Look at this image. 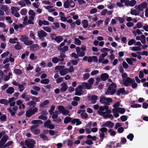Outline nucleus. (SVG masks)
Instances as JSON below:
<instances>
[{
  "mask_svg": "<svg viewBox=\"0 0 148 148\" xmlns=\"http://www.w3.org/2000/svg\"><path fill=\"white\" fill-rule=\"evenodd\" d=\"M107 85L108 86V87L105 92V94L107 95H112L115 93L116 92V84L114 83H107Z\"/></svg>",
  "mask_w": 148,
  "mask_h": 148,
  "instance_id": "nucleus-1",
  "label": "nucleus"
},
{
  "mask_svg": "<svg viewBox=\"0 0 148 148\" xmlns=\"http://www.w3.org/2000/svg\"><path fill=\"white\" fill-rule=\"evenodd\" d=\"M20 40L27 46L31 45L33 43L32 41L29 40L28 38L25 35L21 36Z\"/></svg>",
  "mask_w": 148,
  "mask_h": 148,
  "instance_id": "nucleus-2",
  "label": "nucleus"
},
{
  "mask_svg": "<svg viewBox=\"0 0 148 148\" xmlns=\"http://www.w3.org/2000/svg\"><path fill=\"white\" fill-rule=\"evenodd\" d=\"M125 110L124 108H121L112 109L113 114L116 118H117L119 116L118 113L123 114L125 112Z\"/></svg>",
  "mask_w": 148,
  "mask_h": 148,
  "instance_id": "nucleus-3",
  "label": "nucleus"
},
{
  "mask_svg": "<svg viewBox=\"0 0 148 148\" xmlns=\"http://www.w3.org/2000/svg\"><path fill=\"white\" fill-rule=\"evenodd\" d=\"M111 112V110L108 109L107 107V108H106V111L103 112V113L100 112V115L102 116L106 119L109 118L112 120L113 119V116L112 114H110Z\"/></svg>",
  "mask_w": 148,
  "mask_h": 148,
  "instance_id": "nucleus-4",
  "label": "nucleus"
},
{
  "mask_svg": "<svg viewBox=\"0 0 148 148\" xmlns=\"http://www.w3.org/2000/svg\"><path fill=\"white\" fill-rule=\"evenodd\" d=\"M25 143L28 148H33L34 147L36 142L32 139H29L25 140Z\"/></svg>",
  "mask_w": 148,
  "mask_h": 148,
  "instance_id": "nucleus-5",
  "label": "nucleus"
},
{
  "mask_svg": "<svg viewBox=\"0 0 148 148\" xmlns=\"http://www.w3.org/2000/svg\"><path fill=\"white\" fill-rule=\"evenodd\" d=\"M99 101L101 103L109 105V103L112 101V100L110 98H107L104 96H101Z\"/></svg>",
  "mask_w": 148,
  "mask_h": 148,
  "instance_id": "nucleus-6",
  "label": "nucleus"
},
{
  "mask_svg": "<svg viewBox=\"0 0 148 148\" xmlns=\"http://www.w3.org/2000/svg\"><path fill=\"white\" fill-rule=\"evenodd\" d=\"M58 109L60 113H62L63 114L65 115H67L69 112V111L66 109L63 106H58Z\"/></svg>",
  "mask_w": 148,
  "mask_h": 148,
  "instance_id": "nucleus-7",
  "label": "nucleus"
},
{
  "mask_svg": "<svg viewBox=\"0 0 148 148\" xmlns=\"http://www.w3.org/2000/svg\"><path fill=\"white\" fill-rule=\"evenodd\" d=\"M147 5V3L145 2H144L138 6L136 5L135 7V8L136 9H139L140 11L146 8Z\"/></svg>",
  "mask_w": 148,
  "mask_h": 148,
  "instance_id": "nucleus-8",
  "label": "nucleus"
},
{
  "mask_svg": "<svg viewBox=\"0 0 148 148\" xmlns=\"http://www.w3.org/2000/svg\"><path fill=\"white\" fill-rule=\"evenodd\" d=\"M38 110L37 108H35L33 109H29L26 112V115L27 117H29L36 112Z\"/></svg>",
  "mask_w": 148,
  "mask_h": 148,
  "instance_id": "nucleus-9",
  "label": "nucleus"
},
{
  "mask_svg": "<svg viewBox=\"0 0 148 148\" xmlns=\"http://www.w3.org/2000/svg\"><path fill=\"white\" fill-rule=\"evenodd\" d=\"M114 125V123L110 121H107L103 123L101 127H106L109 128H112Z\"/></svg>",
  "mask_w": 148,
  "mask_h": 148,
  "instance_id": "nucleus-10",
  "label": "nucleus"
},
{
  "mask_svg": "<svg viewBox=\"0 0 148 148\" xmlns=\"http://www.w3.org/2000/svg\"><path fill=\"white\" fill-rule=\"evenodd\" d=\"M83 88L81 86H78L75 88V95H77L80 96L83 93Z\"/></svg>",
  "mask_w": 148,
  "mask_h": 148,
  "instance_id": "nucleus-11",
  "label": "nucleus"
},
{
  "mask_svg": "<svg viewBox=\"0 0 148 148\" xmlns=\"http://www.w3.org/2000/svg\"><path fill=\"white\" fill-rule=\"evenodd\" d=\"M37 34L40 39H42L43 38L46 37L47 35L45 32L42 30L38 31Z\"/></svg>",
  "mask_w": 148,
  "mask_h": 148,
  "instance_id": "nucleus-12",
  "label": "nucleus"
},
{
  "mask_svg": "<svg viewBox=\"0 0 148 148\" xmlns=\"http://www.w3.org/2000/svg\"><path fill=\"white\" fill-rule=\"evenodd\" d=\"M123 83L124 85L126 86H129L130 84L133 83V80L130 78L127 77L126 79L123 80Z\"/></svg>",
  "mask_w": 148,
  "mask_h": 148,
  "instance_id": "nucleus-13",
  "label": "nucleus"
},
{
  "mask_svg": "<svg viewBox=\"0 0 148 148\" xmlns=\"http://www.w3.org/2000/svg\"><path fill=\"white\" fill-rule=\"evenodd\" d=\"M58 115L56 114L53 113V115L52 116V118L53 119V121L56 122L57 123H58L60 122L61 121V120L60 118H58Z\"/></svg>",
  "mask_w": 148,
  "mask_h": 148,
  "instance_id": "nucleus-14",
  "label": "nucleus"
},
{
  "mask_svg": "<svg viewBox=\"0 0 148 148\" xmlns=\"http://www.w3.org/2000/svg\"><path fill=\"white\" fill-rule=\"evenodd\" d=\"M61 86H62L61 88L60 89L61 92H63L67 90L68 87L66 83L63 82L61 85Z\"/></svg>",
  "mask_w": 148,
  "mask_h": 148,
  "instance_id": "nucleus-15",
  "label": "nucleus"
},
{
  "mask_svg": "<svg viewBox=\"0 0 148 148\" xmlns=\"http://www.w3.org/2000/svg\"><path fill=\"white\" fill-rule=\"evenodd\" d=\"M68 46L65 45L63 47L57 48V49L58 50L60 51V52L65 53L68 50Z\"/></svg>",
  "mask_w": 148,
  "mask_h": 148,
  "instance_id": "nucleus-16",
  "label": "nucleus"
},
{
  "mask_svg": "<svg viewBox=\"0 0 148 148\" xmlns=\"http://www.w3.org/2000/svg\"><path fill=\"white\" fill-rule=\"evenodd\" d=\"M132 9L130 11V14L135 16H137L139 14L140 12V11L138 9Z\"/></svg>",
  "mask_w": 148,
  "mask_h": 148,
  "instance_id": "nucleus-17",
  "label": "nucleus"
},
{
  "mask_svg": "<svg viewBox=\"0 0 148 148\" xmlns=\"http://www.w3.org/2000/svg\"><path fill=\"white\" fill-rule=\"evenodd\" d=\"M120 94H122L123 95L126 94L127 93L125 92V89L124 88H120L119 89L117 92L116 94L119 95Z\"/></svg>",
  "mask_w": 148,
  "mask_h": 148,
  "instance_id": "nucleus-18",
  "label": "nucleus"
},
{
  "mask_svg": "<svg viewBox=\"0 0 148 148\" xmlns=\"http://www.w3.org/2000/svg\"><path fill=\"white\" fill-rule=\"evenodd\" d=\"M107 53L104 52L100 55L99 56V62H102V60H103L104 58L107 55Z\"/></svg>",
  "mask_w": 148,
  "mask_h": 148,
  "instance_id": "nucleus-19",
  "label": "nucleus"
},
{
  "mask_svg": "<svg viewBox=\"0 0 148 148\" xmlns=\"http://www.w3.org/2000/svg\"><path fill=\"white\" fill-rule=\"evenodd\" d=\"M15 100V98L14 97H12L9 99L8 101V103H10V106H14L15 104V102L14 101Z\"/></svg>",
  "mask_w": 148,
  "mask_h": 148,
  "instance_id": "nucleus-20",
  "label": "nucleus"
},
{
  "mask_svg": "<svg viewBox=\"0 0 148 148\" xmlns=\"http://www.w3.org/2000/svg\"><path fill=\"white\" fill-rule=\"evenodd\" d=\"M69 69L67 68L63 69L60 71V74L62 76L66 75L68 72Z\"/></svg>",
  "mask_w": 148,
  "mask_h": 148,
  "instance_id": "nucleus-21",
  "label": "nucleus"
},
{
  "mask_svg": "<svg viewBox=\"0 0 148 148\" xmlns=\"http://www.w3.org/2000/svg\"><path fill=\"white\" fill-rule=\"evenodd\" d=\"M83 88L87 89H90L92 88V86L87 83L84 82L82 84Z\"/></svg>",
  "mask_w": 148,
  "mask_h": 148,
  "instance_id": "nucleus-22",
  "label": "nucleus"
},
{
  "mask_svg": "<svg viewBox=\"0 0 148 148\" xmlns=\"http://www.w3.org/2000/svg\"><path fill=\"white\" fill-rule=\"evenodd\" d=\"M109 77L108 75L106 73L102 74L101 76V79L103 81H105Z\"/></svg>",
  "mask_w": 148,
  "mask_h": 148,
  "instance_id": "nucleus-23",
  "label": "nucleus"
},
{
  "mask_svg": "<svg viewBox=\"0 0 148 148\" xmlns=\"http://www.w3.org/2000/svg\"><path fill=\"white\" fill-rule=\"evenodd\" d=\"M27 93L25 92L21 96V97L23 99H24L26 101H29L30 100L29 97H28V95H26Z\"/></svg>",
  "mask_w": 148,
  "mask_h": 148,
  "instance_id": "nucleus-24",
  "label": "nucleus"
},
{
  "mask_svg": "<svg viewBox=\"0 0 148 148\" xmlns=\"http://www.w3.org/2000/svg\"><path fill=\"white\" fill-rule=\"evenodd\" d=\"M97 96L96 95L92 96L91 97V102L92 104H94L96 103V101L97 99Z\"/></svg>",
  "mask_w": 148,
  "mask_h": 148,
  "instance_id": "nucleus-25",
  "label": "nucleus"
},
{
  "mask_svg": "<svg viewBox=\"0 0 148 148\" xmlns=\"http://www.w3.org/2000/svg\"><path fill=\"white\" fill-rule=\"evenodd\" d=\"M42 121L40 120H34L32 121V124L34 125L42 124Z\"/></svg>",
  "mask_w": 148,
  "mask_h": 148,
  "instance_id": "nucleus-26",
  "label": "nucleus"
},
{
  "mask_svg": "<svg viewBox=\"0 0 148 148\" xmlns=\"http://www.w3.org/2000/svg\"><path fill=\"white\" fill-rule=\"evenodd\" d=\"M54 39L57 42L60 43L63 40V38L61 36H58L56 37Z\"/></svg>",
  "mask_w": 148,
  "mask_h": 148,
  "instance_id": "nucleus-27",
  "label": "nucleus"
},
{
  "mask_svg": "<svg viewBox=\"0 0 148 148\" xmlns=\"http://www.w3.org/2000/svg\"><path fill=\"white\" fill-rule=\"evenodd\" d=\"M14 92V89L12 87H10L6 90V92L10 94H11L13 93Z\"/></svg>",
  "mask_w": 148,
  "mask_h": 148,
  "instance_id": "nucleus-28",
  "label": "nucleus"
},
{
  "mask_svg": "<svg viewBox=\"0 0 148 148\" xmlns=\"http://www.w3.org/2000/svg\"><path fill=\"white\" fill-rule=\"evenodd\" d=\"M0 103L4 104L5 105H7L8 104V101L5 99H2L0 100Z\"/></svg>",
  "mask_w": 148,
  "mask_h": 148,
  "instance_id": "nucleus-29",
  "label": "nucleus"
},
{
  "mask_svg": "<svg viewBox=\"0 0 148 148\" xmlns=\"http://www.w3.org/2000/svg\"><path fill=\"white\" fill-rule=\"evenodd\" d=\"M107 107L108 108L107 106H106L104 108V107L103 106H100L99 108V110L97 111V112L100 115V112L101 113H103L105 110V109L107 108Z\"/></svg>",
  "mask_w": 148,
  "mask_h": 148,
  "instance_id": "nucleus-30",
  "label": "nucleus"
},
{
  "mask_svg": "<svg viewBox=\"0 0 148 148\" xmlns=\"http://www.w3.org/2000/svg\"><path fill=\"white\" fill-rule=\"evenodd\" d=\"M49 101L48 100H45L40 105V106L41 107L43 108L45 106L49 104Z\"/></svg>",
  "mask_w": 148,
  "mask_h": 148,
  "instance_id": "nucleus-31",
  "label": "nucleus"
},
{
  "mask_svg": "<svg viewBox=\"0 0 148 148\" xmlns=\"http://www.w3.org/2000/svg\"><path fill=\"white\" fill-rule=\"evenodd\" d=\"M40 136L43 140H49V138L47 136H46L44 134H41L40 135Z\"/></svg>",
  "mask_w": 148,
  "mask_h": 148,
  "instance_id": "nucleus-32",
  "label": "nucleus"
},
{
  "mask_svg": "<svg viewBox=\"0 0 148 148\" xmlns=\"http://www.w3.org/2000/svg\"><path fill=\"white\" fill-rule=\"evenodd\" d=\"M38 47V45L37 44H34L30 46V49L33 51H35Z\"/></svg>",
  "mask_w": 148,
  "mask_h": 148,
  "instance_id": "nucleus-33",
  "label": "nucleus"
},
{
  "mask_svg": "<svg viewBox=\"0 0 148 148\" xmlns=\"http://www.w3.org/2000/svg\"><path fill=\"white\" fill-rule=\"evenodd\" d=\"M131 50L135 51H140L141 50V48L140 47H132Z\"/></svg>",
  "mask_w": 148,
  "mask_h": 148,
  "instance_id": "nucleus-34",
  "label": "nucleus"
},
{
  "mask_svg": "<svg viewBox=\"0 0 148 148\" xmlns=\"http://www.w3.org/2000/svg\"><path fill=\"white\" fill-rule=\"evenodd\" d=\"M83 27L84 28H87L88 26V21L86 20H84L82 22Z\"/></svg>",
  "mask_w": 148,
  "mask_h": 148,
  "instance_id": "nucleus-35",
  "label": "nucleus"
},
{
  "mask_svg": "<svg viewBox=\"0 0 148 148\" xmlns=\"http://www.w3.org/2000/svg\"><path fill=\"white\" fill-rule=\"evenodd\" d=\"M0 9L1 10L6 12L8 10V7L7 5H2L0 7Z\"/></svg>",
  "mask_w": 148,
  "mask_h": 148,
  "instance_id": "nucleus-36",
  "label": "nucleus"
},
{
  "mask_svg": "<svg viewBox=\"0 0 148 148\" xmlns=\"http://www.w3.org/2000/svg\"><path fill=\"white\" fill-rule=\"evenodd\" d=\"M35 135H37L40 134V130L38 129H35L33 131H31Z\"/></svg>",
  "mask_w": 148,
  "mask_h": 148,
  "instance_id": "nucleus-37",
  "label": "nucleus"
},
{
  "mask_svg": "<svg viewBox=\"0 0 148 148\" xmlns=\"http://www.w3.org/2000/svg\"><path fill=\"white\" fill-rule=\"evenodd\" d=\"M51 123V121L50 120H48L44 124V126L47 128Z\"/></svg>",
  "mask_w": 148,
  "mask_h": 148,
  "instance_id": "nucleus-38",
  "label": "nucleus"
},
{
  "mask_svg": "<svg viewBox=\"0 0 148 148\" xmlns=\"http://www.w3.org/2000/svg\"><path fill=\"white\" fill-rule=\"evenodd\" d=\"M71 120V118L69 117H66L64 119V123L66 124L69 123Z\"/></svg>",
  "mask_w": 148,
  "mask_h": 148,
  "instance_id": "nucleus-39",
  "label": "nucleus"
},
{
  "mask_svg": "<svg viewBox=\"0 0 148 148\" xmlns=\"http://www.w3.org/2000/svg\"><path fill=\"white\" fill-rule=\"evenodd\" d=\"M49 82V80L48 79H45L42 80L40 83L44 84H48Z\"/></svg>",
  "mask_w": 148,
  "mask_h": 148,
  "instance_id": "nucleus-40",
  "label": "nucleus"
},
{
  "mask_svg": "<svg viewBox=\"0 0 148 148\" xmlns=\"http://www.w3.org/2000/svg\"><path fill=\"white\" fill-rule=\"evenodd\" d=\"M69 6V1L68 0L65 1L64 4V6L65 8H68Z\"/></svg>",
  "mask_w": 148,
  "mask_h": 148,
  "instance_id": "nucleus-41",
  "label": "nucleus"
},
{
  "mask_svg": "<svg viewBox=\"0 0 148 148\" xmlns=\"http://www.w3.org/2000/svg\"><path fill=\"white\" fill-rule=\"evenodd\" d=\"M65 67L63 65H58L56 66L55 67V69L56 70H60L61 69H62L64 68Z\"/></svg>",
  "mask_w": 148,
  "mask_h": 148,
  "instance_id": "nucleus-42",
  "label": "nucleus"
},
{
  "mask_svg": "<svg viewBox=\"0 0 148 148\" xmlns=\"http://www.w3.org/2000/svg\"><path fill=\"white\" fill-rule=\"evenodd\" d=\"M108 132L111 136H114L116 134V132L112 129H110L108 130Z\"/></svg>",
  "mask_w": 148,
  "mask_h": 148,
  "instance_id": "nucleus-43",
  "label": "nucleus"
},
{
  "mask_svg": "<svg viewBox=\"0 0 148 148\" xmlns=\"http://www.w3.org/2000/svg\"><path fill=\"white\" fill-rule=\"evenodd\" d=\"M14 71V73L17 75H20L22 73L21 70L19 69H15Z\"/></svg>",
  "mask_w": 148,
  "mask_h": 148,
  "instance_id": "nucleus-44",
  "label": "nucleus"
},
{
  "mask_svg": "<svg viewBox=\"0 0 148 148\" xmlns=\"http://www.w3.org/2000/svg\"><path fill=\"white\" fill-rule=\"evenodd\" d=\"M8 137L7 135H4L2 138L1 139V141H3V142H4L5 143L6 142L8 138Z\"/></svg>",
  "mask_w": 148,
  "mask_h": 148,
  "instance_id": "nucleus-45",
  "label": "nucleus"
},
{
  "mask_svg": "<svg viewBox=\"0 0 148 148\" xmlns=\"http://www.w3.org/2000/svg\"><path fill=\"white\" fill-rule=\"evenodd\" d=\"M75 44L77 45H79L81 44V42L78 38H75Z\"/></svg>",
  "mask_w": 148,
  "mask_h": 148,
  "instance_id": "nucleus-46",
  "label": "nucleus"
},
{
  "mask_svg": "<svg viewBox=\"0 0 148 148\" xmlns=\"http://www.w3.org/2000/svg\"><path fill=\"white\" fill-rule=\"evenodd\" d=\"M52 62L54 63H58L59 61V58L58 57H54L52 60Z\"/></svg>",
  "mask_w": 148,
  "mask_h": 148,
  "instance_id": "nucleus-47",
  "label": "nucleus"
},
{
  "mask_svg": "<svg viewBox=\"0 0 148 148\" xmlns=\"http://www.w3.org/2000/svg\"><path fill=\"white\" fill-rule=\"evenodd\" d=\"M18 3L21 6V7H23L25 6L26 5L25 0H22L21 1L19 2H18Z\"/></svg>",
  "mask_w": 148,
  "mask_h": 148,
  "instance_id": "nucleus-48",
  "label": "nucleus"
},
{
  "mask_svg": "<svg viewBox=\"0 0 148 148\" xmlns=\"http://www.w3.org/2000/svg\"><path fill=\"white\" fill-rule=\"evenodd\" d=\"M134 137V135L132 134H130L127 136V138L130 139V141H132L133 140Z\"/></svg>",
  "mask_w": 148,
  "mask_h": 148,
  "instance_id": "nucleus-49",
  "label": "nucleus"
},
{
  "mask_svg": "<svg viewBox=\"0 0 148 148\" xmlns=\"http://www.w3.org/2000/svg\"><path fill=\"white\" fill-rule=\"evenodd\" d=\"M136 42V40L134 39H132L130 40L128 42V45L129 46L132 45L133 44H135Z\"/></svg>",
  "mask_w": 148,
  "mask_h": 148,
  "instance_id": "nucleus-50",
  "label": "nucleus"
},
{
  "mask_svg": "<svg viewBox=\"0 0 148 148\" xmlns=\"http://www.w3.org/2000/svg\"><path fill=\"white\" fill-rule=\"evenodd\" d=\"M18 86L19 89V91L21 92H22L25 89V87L22 84H19Z\"/></svg>",
  "mask_w": 148,
  "mask_h": 148,
  "instance_id": "nucleus-51",
  "label": "nucleus"
},
{
  "mask_svg": "<svg viewBox=\"0 0 148 148\" xmlns=\"http://www.w3.org/2000/svg\"><path fill=\"white\" fill-rule=\"evenodd\" d=\"M87 137L88 138L91 139L93 141H95L96 139V137L95 136H92L91 135H87Z\"/></svg>",
  "mask_w": 148,
  "mask_h": 148,
  "instance_id": "nucleus-52",
  "label": "nucleus"
},
{
  "mask_svg": "<svg viewBox=\"0 0 148 148\" xmlns=\"http://www.w3.org/2000/svg\"><path fill=\"white\" fill-rule=\"evenodd\" d=\"M117 19L119 21L120 23H123L125 21L124 19L122 17H118Z\"/></svg>",
  "mask_w": 148,
  "mask_h": 148,
  "instance_id": "nucleus-53",
  "label": "nucleus"
},
{
  "mask_svg": "<svg viewBox=\"0 0 148 148\" xmlns=\"http://www.w3.org/2000/svg\"><path fill=\"white\" fill-rule=\"evenodd\" d=\"M85 143L88 145H90L93 144V142L91 140L87 139L85 141Z\"/></svg>",
  "mask_w": 148,
  "mask_h": 148,
  "instance_id": "nucleus-54",
  "label": "nucleus"
},
{
  "mask_svg": "<svg viewBox=\"0 0 148 148\" xmlns=\"http://www.w3.org/2000/svg\"><path fill=\"white\" fill-rule=\"evenodd\" d=\"M99 131L101 132L105 133L107 131V129L106 127H102L99 130Z\"/></svg>",
  "mask_w": 148,
  "mask_h": 148,
  "instance_id": "nucleus-55",
  "label": "nucleus"
},
{
  "mask_svg": "<svg viewBox=\"0 0 148 148\" xmlns=\"http://www.w3.org/2000/svg\"><path fill=\"white\" fill-rule=\"evenodd\" d=\"M131 107L133 108H140L141 107V105L138 104H134L131 105Z\"/></svg>",
  "mask_w": 148,
  "mask_h": 148,
  "instance_id": "nucleus-56",
  "label": "nucleus"
},
{
  "mask_svg": "<svg viewBox=\"0 0 148 148\" xmlns=\"http://www.w3.org/2000/svg\"><path fill=\"white\" fill-rule=\"evenodd\" d=\"M81 116L83 119H86L88 117L87 113L84 112H83L81 114Z\"/></svg>",
  "mask_w": 148,
  "mask_h": 148,
  "instance_id": "nucleus-57",
  "label": "nucleus"
},
{
  "mask_svg": "<svg viewBox=\"0 0 148 148\" xmlns=\"http://www.w3.org/2000/svg\"><path fill=\"white\" fill-rule=\"evenodd\" d=\"M136 3V1L135 0H133L130 1V6L133 7Z\"/></svg>",
  "mask_w": 148,
  "mask_h": 148,
  "instance_id": "nucleus-58",
  "label": "nucleus"
},
{
  "mask_svg": "<svg viewBox=\"0 0 148 148\" xmlns=\"http://www.w3.org/2000/svg\"><path fill=\"white\" fill-rule=\"evenodd\" d=\"M76 123V125H78L82 123V122L79 119H75V124Z\"/></svg>",
  "mask_w": 148,
  "mask_h": 148,
  "instance_id": "nucleus-59",
  "label": "nucleus"
},
{
  "mask_svg": "<svg viewBox=\"0 0 148 148\" xmlns=\"http://www.w3.org/2000/svg\"><path fill=\"white\" fill-rule=\"evenodd\" d=\"M38 118L39 119H41L43 120H46L47 119V116L41 115L38 116Z\"/></svg>",
  "mask_w": 148,
  "mask_h": 148,
  "instance_id": "nucleus-60",
  "label": "nucleus"
},
{
  "mask_svg": "<svg viewBox=\"0 0 148 148\" xmlns=\"http://www.w3.org/2000/svg\"><path fill=\"white\" fill-rule=\"evenodd\" d=\"M94 81V79L93 78H90L88 80V82L91 86L93 84Z\"/></svg>",
  "mask_w": 148,
  "mask_h": 148,
  "instance_id": "nucleus-61",
  "label": "nucleus"
},
{
  "mask_svg": "<svg viewBox=\"0 0 148 148\" xmlns=\"http://www.w3.org/2000/svg\"><path fill=\"white\" fill-rule=\"evenodd\" d=\"M97 12V10L95 8H94L91 9L90 11V14H93Z\"/></svg>",
  "mask_w": 148,
  "mask_h": 148,
  "instance_id": "nucleus-62",
  "label": "nucleus"
},
{
  "mask_svg": "<svg viewBox=\"0 0 148 148\" xmlns=\"http://www.w3.org/2000/svg\"><path fill=\"white\" fill-rule=\"evenodd\" d=\"M27 105L31 106L33 105V107H35V105L36 104V103L35 101H31L27 103Z\"/></svg>",
  "mask_w": 148,
  "mask_h": 148,
  "instance_id": "nucleus-63",
  "label": "nucleus"
},
{
  "mask_svg": "<svg viewBox=\"0 0 148 148\" xmlns=\"http://www.w3.org/2000/svg\"><path fill=\"white\" fill-rule=\"evenodd\" d=\"M137 27L139 28H143V23L141 22H138L136 24Z\"/></svg>",
  "mask_w": 148,
  "mask_h": 148,
  "instance_id": "nucleus-64",
  "label": "nucleus"
}]
</instances>
